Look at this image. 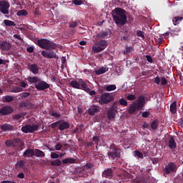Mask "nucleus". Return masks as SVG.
<instances>
[{
    "mask_svg": "<svg viewBox=\"0 0 183 183\" xmlns=\"http://www.w3.org/2000/svg\"><path fill=\"white\" fill-rule=\"evenodd\" d=\"M114 14H112V16L116 25L124 26L128 19L127 10L117 7L114 10Z\"/></svg>",
    "mask_w": 183,
    "mask_h": 183,
    "instance_id": "nucleus-1",
    "label": "nucleus"
},
{
    "mask_svg": "<svg viewBox=\"0 0 183 183\" xmlns=\"http://www.w3.org/2000/svg\"><path fill=\"white\" fill-rule=\"evenodd\" d=\"M37 45L39 48H41V49H46V51L56 49L58 48V44L48 39L37 40Z\"/></svg>",
    "mask_w": 183,
    "mask_h": 183,
    "instance_id": "nucleus-2",
    "label": "nucleus"
},
{
    "mask_svg": "<svg viewBox=\"0 0 183 183\" xmlns=\"http://www.w3.org/2000/svg\"><path fill=\"white\" fill-rule=\"evenodd\" d=\"M111 152L107 153V155L110 159H114V158H121V149H119L115 144H110L108 147Z\"/></svg>",
    "mask_w": 183,
    "mask_h": 183,
    "instance_id": "nucleus-3",
    "label": "nucleus"
},
{
    "mask_svg": "<svg viewBox=\"0 0 183 183\" xmlns=\"http://www.w3.org/2000/svg\"><path fill=\"white\" fill-rule=\"evenodd\" d=\"M95 45H97V46H93L92 51L94 52V54H98L99 52H102V51H104V49L108 46V42L106 40H101L98 42H96Z\"/></svg>",
    "mask_w": 183,
    "mask_h": 183,
    "instance_id": "nucleus-4",
    "label": "nucleus"
},
{
    "mask_svg": "<svg viewBox=\"0 0 183 183\" xmlns=\"http://www.w3.org/2000/svg\"><path fill=\"white\" fill-rule=\"evenodd\" d=\"M114 99V98L112 95H111V94L105 93L100 97L98 102L100 104V105H105L107 104H109V102H112Z\"/></svg>",
    "mask_w": 183,
    "mask_h": 183,
    "instance_id": "nucleus-5",
    "label": "nucleus"
},
{
    "mask_svg": "<svg viewBox=\"0 0 183 183\" xmlns=\"http://www.w3.org/2000/svg\"><path fill=\"white\" fill-rule=\"evenodd\" d=\"M39 125L38 124H26L21 127L22 132L24 134H34L35 131H38Z\"/></svg>",
    "mask_w": 183,
    "mask_h": 183,
    "instance_id": "nucleus-6",
    "label": "nucleus"
},
{
    "mask_svg": "<svg viewBox=\"0 0 183 183\" xmlns=\"http://www.w3.org/2000/svg\"><path fill=\"white\" fill-rule=\"evenodd\" d=\"M178 167L174 162H169L167 165L165 166L163 169L164 175H169V174H172V172H177Z\"/></svg>",
    "mask_w": 183,
    "mask_h": 183,
    "instance_id": "nucleus-7",
    "label": "nucleus"
},
{
    "mask_svg": "<svg viewBox=\"0 0 183 183\" xmlns=\"http://www.w3.org/2000/svg\"><path fill=\"white\" fill-rule=\"evenodd\" d=\"M9 3L6 1H0V12L3 14V15H9Z\"/></svg>",
    "mask_w": 183,
    "mask_h": 183,
    "instance_id": "nucleus-8",
    "label": "nucleus"
},
{
    "mask_svg": "<svg viewBox=\"0 0 183 183\" xmlns=\"http://www.w3.org/2000/svg\"><path fill=\"white\" fill-rule=\"evenodd\" d=\"M41 55L44 56V58H47L48 59H56L58 58V56L56 55V53L54 51H46L43 50L41 51Z\"/></svg>",
    "mask_w": 183,
    "mask_h": 183,
    "instance_id": "nucleus-9",
    "label": "nucleus"
},
{
    "mask_svg": "<svg viewBox=\"0 0 183 183\" xmlns=\"http://www.w3.org/2000/svg\"><path fill=\"white\" fill-rule=\"evenodd\" d=\"M35 88L38 91H45V89H48L49 88V84L44 80L40 79L38 84H35Z\"/></svg>",
    "mask_w": 183,
    "mask_h": 183,
    "instance_id": "nucleus-10",
    "label": "nucleus"
},
{
    "mask_svg": "<svg viewBox=\"0 0 183 183\" xmlns=\"http://www.w3.org/2000/svg\"><path fill=\"white\" fill-rule=\"evenodd\" d=\"M117 110L115 108V106L111 107L107 110V118L109 121H114L115 119V117L117 116Z\"/></svg>",
    "mask_w": 183,
    "mask_h": 183,
    "instance_id": "nucleus-11",
    "label": "nucleus"
},
{
    "mask_svg": "<svg viewBox=\"0 0 183 183\" xmlns=\"http://www.w3.org/2000/svg\"><path fill=\"white\" fill-rule=\"evenodd\" d=\"M12 112H14V108L11 106H4L0 109V114L2 115V117H5V115H10Z\"/></svg>",
    "mask_w": 183,
    "mask_h": 183,
    "instance_id": "nucleus-12",
    "label": "nucleus"
},
{
    "mask_svg": "<svg viewBox=\"0 0 183 183\" xmlns=\"http://www.w3.org/2000/svg\"><path fill=\"white\" fill-rule=\"evenodd\" d=\"M135 104L137 106L138 109L144 108V106L145 105V97L143 95L139 96L137 99V102L135 103Z\"/></svg>",
    "mask_w": 183,
    "mask_h": 183,
    "instance_id": "nucleus-13",
    "label": "nucleus"
},
{
    "mask_svg": "<svg viewBox=\"0 0 183 183\" xmlns=\"http://www.w3.org/2000/svg\"><path fill=\"white\" fill-rule=\"evenodd\" d=\"M60 123L59 124V131H65V129H69V127L71 124L68 122H65L64 120H60Z\"/></svg>",
    "mask_w": 183,
    "mask_h": 183,
    "instance_id": "nucleus-14",
    "label": "nucleus"
},
{
    "mask_svg": "<svg viewBox=\"0 0 183 183\" xmlns=\"http://www.w3.org/2000/svg\"><path fill=\"white\" fill-rule=\"evenodd\" d=\"M11 46V43H9V41H0V49L1 51H9Z\"/></svg>",
    "mask_w": 183,
    "mask_h": 183,
    "instance_id": "nucleus-15",
    "label": "nucleus"
},
{
    "mask_svg": "<svg viewBox=\"0 0 183 183\" xmlns=\"http://www.w3.org/2000/svg\"><path fill=\"white\" fill-rule=\"evenodd\" d=\"M102 177L111 179L114 177V170L112 169H107L102 173Z\"/></svg>",
    "mask_w": 183,
    "mask_h": 183,
    "instance_id": "nucleus-16",
    "label": "nucleus"
},
{
    "mask_svg": "<svg viewBox=\"0 0 183 183\" xmlns=\"http://www.w3.org/2000/svg\"><path fill=\"white\" fill-rule=\"evenodd\" d=\"M29 71L32 72L34 75L39 74V69L38 68V65L36 64H29Z\"/></svg>",
    "mask_w": 183,
    "mask_h": 183,
    "instance_id": "nucleus-17",
    "label": "nucleus"
},
{
    "mask_svg": "<svg viewBox=\"0 0 183 183\" xmlns=\"http://www.w3.org/2000/svg\"><path fill=\"white\" fill-rule=\"evenodd\" d=\"M35 107L34 103L28 102H21L19 107L22 109L23 108L32 109Z\"/></svg>",
    "mask_w": 183,
    "mask_h": 183,
    "instance_id": "nucleus-18",
    "label": "nucleus"
},
{
    "mask_svg": "<svg viewBox=\"0 0 183 183\" xmlns=\"http://www.w3.org/2000/svg\"><path fill=\"white\" fill-rule=\"evenodd\" d=\"M79 83L80 85V89H83V91H86V92H88V91H90L89 88H88V85L86 84V82H85L82 79H79Z\"/></svg>",
    "mask_w": 183,
    "mask_h": 183,
    "instance_id": "nucleus-19",
    "label": "nucleus"
},
{
    "mask_svg": "<svg viewBox=\"0 0 183 183\" xmlns=\"http://www.w3.org/2000/svg\"><path fill=\"white\" fill-rule=\"evenodd\" d=\"M27 81L29 84H34V85H36V84L41 81V78L38 76H29L27 77Z\"/></svg>",
    "mask_w": 183,
    "mask_h": 183,
    "instance_id": "nucleus-20",
    "label": "nucleus"
},
{
    "mask_svg": "<svg viewBox=\"0 0 183 183\" xmlns=\"http://www.w3.org/2000/svg\"><path fill=\"white\" fill-rule=\"evenodd\" d=\"M34 155H35V151L32 149H26L23 154V157L28 158L34 157Z\"/></svg>",
    "mask_w": 183,
    "mask_h": 183,
    "instance_id": "nucleus-21",
    "label": "nucleus"
},
{
    "mask_svg": "<svg viewBox=\"0 0 183 183\" xmlns=\"http://www.w3.org/2000/svg\"><path fill=\"white\" fill-rule=\"evenodd\" d=\"M97 112H99V109H98V107L97 106H93L88 109L89 115H91L92 117H94Z\"/></svg>",
    "mask_w": 183,
    "mask_h": 183,
    "instance_id": "nucleus-22",
    "label": "nucleus"
},
{
    "mask_svg": "<svg viewBox=\"0 0 183 183\" xmlns=\"http://www.w3.org/2000/svg\"><path fill=\"white\" fill-rule=\"evenodd\" d=\"M62 164H76V160L72 157H67L61 160Z\"/></svg>",
    "mask_w": 183,
    "mask_h": 183,
    "instance_id": "nucleus-23",
    "label": "nucleus"
},
{
    "mask_svg": "<svg viewBox=\"0 0 183 183\" xmlns=\"http://www.w3.org/2000/svg\"><path fill=\"white\" fill-rule=\"evenodd\" d=\"M3 131H14V127L11 124H5L0 126Z\"/></svg>",
    "mask_w": 183,
    "mask_h": 183,
    "instance_id": "nucleus-24",
    "label": "nucleus"
},
{
    "mask_svg": "<svg viewBox=\"0 0 183 183\" xmlns=\"http://www.w3.org/2000/svg\"><path fill=\"white\" fill-rule=\"evenodd\" d=\"M169 148L170 149H175V148H177V142H175L174 137H171L169 140Z\"/></svg>",
    "mask_w": 183,
    "mask_h": 183,
    "instance_id": "nucleus-25",
    "label": "nucleus"
},
{
    "mask_svg": "<svg viewBox=\"0 0 183 183\" xmlns=\"http://www.w3.org/2000/svg\"><path fill=\"white\" fill-rule=\"evenodd\" d=\"M158 127H159V121L158 119L154 120L150 124V127L153 131H157Z\"/></svg>",
    "mask_w": 183,
    "mask_h": 183,
    "instance_id": "nucleus-26",
    "label": "nucleus"
},
{
    "mask_svg": "<svg viewBox=\"0 0 183 183\" xmlns=\"http://www.w3.org/2000/svg\"><path fill=\"white\" fill-rule=\"evenodd\" d=\"M141 109H138V106L134 103L133 105L130 106L128 112L129 114H135L137 110H140Z\"/></svg>",
    "mask_w": 183,
    "mask_h": 183,
    "instance_id": "nucleus-27",
    "label": "nucleus"
},
{
    "mask_svg": "<svg viewBox=\"0 0 183 183\" xmlns=\"http://www.w3.org/2000/svg\"><path fill=\"white\" fill-rule=\"evenodd\" d=\"M94 72L96 75H102V74L108 72V68L102 66L100 69L95 70Z\"/></svg>",
    "mask_w": 183,
    "mask_h": 183,
    "instance_id": "nucleus-28",
    "label": "nucleus"
},
{
    "mask_svg": "<svg viewBox=\"0 0 183 183\" xmlns=\"http://www.w3.org/2000/svg\"><path fill=\"white\" fill-rule=\"evenodd\" d=\"M69 85H71V86L75 89H81V85L79 84V82L76 81V80L70 81Z\"/></svg>",
    "mask_w": 183,
    "mask_h": 183,
    "instance_id": "nucleus-29",
    "label": "nucleus"
},
{
    "mask_svg": "<svg viewBox=\"0 0 183 183\" xmlns=\"http://www.w3.org/2000/svg\"><path fill=\"white\" fill-rule=\"evenodd\" d=\"M34 155L35 157L43 158L44 157H45V153L39 149H35Z\"/></svg>",
    "mask_w": 183,
    "mask_h": 183,
    "instance_id": "nucleus-30",
    "label": "nucleus"
},
{
    "mask_svg": "<svg viewBox=\"0 0 183 183\" xmlns=\"http://www.w3.org/2000/svg\"><path fill=\"white\" fill-rule=\"evenodd\" d=\"M24 167H25V161L24 160H19L15 164L16 169H21V168H24Z\"/></svg>",
    "mask_w": 183,
    "mask_h": 183,
    "instance_id": "nucleus-31",
    "label": "nucleus"
},
{
    "mask_svg": "<svg viewBox=\"0 0 183 183\" xmlns=\"http://www.w3.org/2000/svg\"><path fill=\"white\" fill-rule=\"evenodd\" d=\"M50 165H51V167H61V165H62V161L58 159H55L50 162Z\"/></svg>",
    "mask_w": 183,
    "mask_h": 183,
    "instance_id": "nucleus-32",
    "label": "nucleus"
},
{
    "mask_svg": "<svg viewBox=\"0 0 183 183\" xmlns=\"http://www.w3.org/2000/svg\"><path fill=\"white\" fill-rule=\"evenodd\" d=\"M2 101L3 102H12L14 101V97L9 95L4 96L2 98Z\"/></svg>",
    "mask_w": 183,
    "mask_h": 183,
    "instance_id": "nucleus-33",
    "label": "nucleus"
},
{
    "mask_svg": "<svg viewBox=\"0 0 183 183\" xmlns=\"http://www.w3.org/2000/svg\"><path fill=\"white\" fill-rule=\"evenodd\" d=\"M97 37L102 39L108 38V31H102L97 34Z\"/></svg>",
    "mask_w": 183,
    "mask_h": 183,
    "instance_id": "nucleus-34",
    "label": "nucleus"
},
{
    "mask_svg": "<svg viewBox=\"0 0 183 183\" xmlns=\"http://www.w3.org/2000/svg\"><path fill=\"white\" fill-rule=\"evenodd\" d=\"M129 39V35L128 34V31L125 30L124 34L121 36V41H128Z\"/></svg>",
    "mask_w": 183,
    "mask_h": 183,
    "instance_id": "nucleus-35",
    "label": "nucleus"
},
{
    "mask_svg": "<svg viewBox=\"0 0 183 183\" xmlns=\"http://www.w3.org/2000/svg\"><path fill=\"white\" fill-rule=\"evenodd\" d=\"M170 112L172 114H177V102H173L170 105Z\"/></svg>",
    "mask_w": 183,
    "mask_h": 183,
    "instance_id": "nucleus-36",
    "label": "nucleus"
},
{
    "mask_svg": "<svg viewBox=\"0 0 183 183\" xmlns=\"http://www.w3.org/2000/svg\"><path fill=\"white\" fill-rule=\"evenodd\" d=\"M16 15L17 16H26L28 15V11L25 9L18 11Z\"/></svg>",
    "mask_w": 183,
    "mask_h": 183,
    "instance_id": "nucleus-37",
    "label": "nucleus"
},
{
    "mask_svg": "<svg viewBox=\"0 0 183 183\" xmlns=\"http://www.w3.org/2000/svg\"><path fill=\"white\" fill-rule=\"evenodd\" d=\"M182 19H183V17L175 16L173 18L172 22H173L174 25H178V24H179V22H181V21H182Z\"/></svg>",
    "mask_w": 183,
    "mask_h": 183,
    "instance_id": "nucleus-38",
    "label": "nucleus"
},
{
    "mask_svg": "<svg viewBox=\"0 0 183 183\" xmlns=\"http://www.w3.org/2000/svg\"><path fill=\"white\" fill-rule=\"evenodd\" d=\"M4 24L6 25V26H16V24L14 21H12L11 20H4Z\"/></svg>",
    "mask_w": 183,
    "mask_h": 183,
    "instance_id": "nucleus-39",
    "label": "nucleus"
},
{
    "mask_svg": "<svg viewBox=\"0 0 183 183\" xmlns=\"http://www.w3.org/2000/svg\"><path fill=\"white\" fill-rule=\"evenodd\" d=\"M99 136H94L92 138L93 142L97 144L96 148H98V145H99V143L101 142V140L99 139Z\"/></svg>",
    "mask_w": 183,
    "mask_h": 183,
    "instance_id": "nucleus-40",
    "label": "nucleus"
},
{
    "mask_svg": "<svg viewBox=\"0 0 183 183\" xmlns=\"http://www.w3.org/2000/svg\"><path fill=\"white\" fill-rule=\"evenodd\" d=\"M126 50L124 51V54L127 55L128 54H131V52H132V51H134V47L133 46H126Z\"/></svg>",
    "mask_w": 183,
    "mask_h": 183,
    "instance_id": "nucleus-41",
    "label": "nucleus"
},
{
    "mask_svg": "<svg viewBox=\"0 0 183 183\" xmlns=\"http://www.w3.org/2000/svg\"><path fill=\"white\" fill-rule=\"evenodd\" d=\"M78 25H79V21H70L69 22V28H76V26H78Z\"/></svg>",
    "mask_w": 183,
    "mask_h": 183,
    "instance_id": "nucleus-42",
    "label": "nucleus"
},
{
    "mask_svg": "<svg viewBox=\"0 0 183 183\" xmlns=\"http://www.w3.org/2000/svg\"><path fill=\"white\" fill-rule=\"evenodd\" d=\"M117 89V86L115 84H111L106 87V90L111 92L115 91Z\"/></svg>",
    "mask_w": 183,
    "mask_h": 183,
    "instance_id": "nucleus-43",
    "label": "nucleus"
},
{
    "mask_svg": "<svg viewBox=\"0 0 183 183\" xmlns=\"http://www.w3.org/2000/svg\"><path fill=\"white\" fill-rule=\"evenodd\" d=\"M119 102L120 105H122V107L128 106V102H127V100H125L124 98L120 99Z\"/></svg>",
    "mask_w": 183,
    "mask_h": 183,
    "instance_id": "nucleus-44",
    "label": "nucleus"
},
{
    "mask_svg": "<svg viewBox=\"0 0 183 183\" xmlns=\"http://www.w3.org/2000/svg\"><path fill=\"white\" fill-rule=\"evenodd\" d=\"M23 117H24L23 114H16L13 116V119H14L15 121H18V119H21V118H23Z\"/></svg>",
    "mask_w": 183,
    "mask_h": 183,
    "instance_id": "nucleus-45",
    "label": "nucleus"
},
{
    "mask_svg": "<svg viewBox=\"0 0 183 183\" xmlns=\"http://www.w3.org/2000/svg\"><path fill=\"white\" fill-rule=\"evenodd\" d=\"M119 178L121 179H125L126 177H128V172H122V173L118 174Z\"/></svg>",
    "mask_w": 183,
    "mask_h": 183,
    "instance_id": "nucleus-46",
    "label": "nucleus"
},
{
    "mask_svg": "<svg viewBox=\"0 0 183 183\" xmlns=\"http://www.w3.org/2000/svg\"><path fill=\"white\" fill-rule=\"evenodd\" d=\"M137 36H139L140 38H142V39H145V35L144 34V31H142L141 30H138L137 31Z\"/></svg>",
    "mask_w": 183,
    "mask_h": 183,
    "instance_id": "nucleus-47",
    "label": "nucleus"
},
{
    "mask_svg": "<svg viewBox=\"0 0 183 183\" xmlns=\"http://www.w3.org/2000/svg\"><path fill=\"white\" fill-rule=\"evenodd\" d=\"M135 156L137 157L138 158H144V154L142 152H139V150H136L134 152Z\"/></svg>",
    "mask_w": 183,
    "mask_h": 183,
    "instance_id": "nucleus-48",
    "label": "nucleus"
},
{
    "mask_svg": "<svg viewBox=\"0 0 183 183\" xmlns=\"http://www.w3.org/2000/svg\"><path fill=\"white\" fill-rule=\"evenodd\" d=\"M13 142H15V144H21V146L24 145V142H22V140H21L19 138H14L13 139Z\"/></svg>",
    "mask_w": 183,
    "mask_h": 183,
    "instance_id": "nucleus-49",
    "label": "nucleus"
},
{
    "mask_svg": "<svg viewBox=\"0 0 183 183\" xmlns=\"http://www.w3.org/2000/svg\"><path fill=\"white\" fill-rule=\"evenodd\" d=\"M127 99H128V101H134L137 99V97L135 96V94H129L127 97Z\"/></svg>",
    "mask_w": 183,
    "mask_h": 183,
    "instance_id": "nucleus-50",
    "label": "nucleus"
},
{
    "mask_svg": "<svg viewBox=\"0 0 183 183\" xmlns=\"http://www.w3.org/2000/svg\"><path fill=\"white\" fill-rule=\"evenodd\" d=\"M72 4L76 6L82 5L84 2L81 0H72Z\"/></svg>",
    "mask_w": 183,
    "mask_h": 183,
    "instance_id": "nucleus-51",
    "label": "nucleus"
},
{
    "mask_svg": "<svg viewBox=\"0 0 183 183\" xmlns=\"http://www.w3.org/2000/svg\"><path fill=\"white\" fill-rule=\"evenodd\" d=\"M6 147H14L15 144H14V141L12 140H7L5 142Z\"/></svg>",
    "mask_w": 183,
    "mask_h": 183,
    "instance_id": "nucleus-52",
    "label": "nucleus"
},
{
    "mask_svg": "<svg viewBox=\"0 0 183 183\" xmlns=\"http://www.w3.org/2000/svg\"><path fill=\"white\" fill-rule=\"evenodd\" d=\"M31 95V93L29 92H23L20 94L21 98H28Z\"/></svg>",
    "mask_w": 183,
    "mask_h": 183,
    "instance_id": "nucleus-53",
    "label": "nucleus"
},
{
    "mask_svg": "<svg viewBox=\"0 0 183 183\" xmlns=\"http://www.w3.org/2000/svg\"><path fill=\"white\" fill-rule=\"evenodd\" d=\"M51 158H52V159H58V158H59V154H58L55 152H51Z\"/></svg>",
    "mask_w": 183,
    "mask_h": 183,
    "instance_id": "nucleus-54",
    "label": "nucleus"
},
{
    "mask_svg": "<svg viewBox=\"0 0 183 183\" xmlns=\"http://www.w3.org/2000/svg\"><path fill=\"white\" fill-rule=\"evenodd\" d=\"M168 84V80L165 77H161V85L165 86Z\"/></svg>",
    "mask_w": 183,
    "mask_h": 183,
    "instance_id": "nucleus-55",
    "label": "nucleus"
},
{
    "mask_svg": "<svg viewBox=\"0 0 183 183\" xmlns=\"http://www.w3.org/2000/svg\"><path fill=\"white\" fill-rule=\"evenodd\" d=\"M51 117H54V118H61V114L58 113V112H53L51 114Z\"/></svg>",
    "mask_w": 183,
    "mask_h": 183,
    "instance_id": "nucleus-56",
    "label": "nucleus"
},
{
    "mask_svg": "<svg viewBox=\"0 0 183 183\" xmlns=\"http://www.w3.org/2000/svg\"><path fill=\"white\" fill-rule=\"evenodd\" d=\"M86 172H85V169H82L79 172V177H86Z\"/></svg>",
    "mask_w": 183,
    "mask_h": 183,
    "instance_id": "nucleus-57",
    "label": "nucleus"
},
{
    "mask_svg": "<svg viewBox=\"0 0 183 183\" xmlns=\"http://www.w3.org/2000/svg\"><path fill=\"white\" fill-rule=\"evenodd\" d=\"M22 91V88L15 86L12 89V92H21Z\"/></svg>",
    "mask_w": 183,
    "mask_h": 183,
    "instance_id": "nucleus-58",
    "label": "nucleus"
},
{
    "mask_svg": "<svg viewBox=\"0 0 183 183\" xmlns=\"http://www.w3.org/2000/svg\"><path fill=\"white\" fill-rule=\"evenodd\" d=\"M55 149L56 151H61V149H62V144L57 143L55 146Z\"/></svg>",
    "mask_w": 183,
    "mask_h": 183,
    "instance_id": "nucleus-59",
    "label": "nucleus"
},
{
    "mask_svg": "<svg viewBox=\"0 0 183 183\" xmlns=\"http://www.w3.org/2000/svg\"><path fill=\"white\" fill-rule=\"evenodd\" d=\"M59 124H61V121H60V120L58 121V122H54V123H53V124H51V127L52 129L56 128V127H57L58 125H59Z\"/></svg>",
    "mask_w": 183,
    "mask_h": 183,
    "instance_id": "nucleus-60",
    "label": "nucleus"
},
{
    "mask_svg": "<svg viewBox=\"0 0 183 183\" xmlns=\"http://www.w3.org/2000/svg\"><path fill=\"white\" fill-rule=\"evenodd\" d=\"M84 168H87V169H91V168H94V164L92 163H87L84 165Z\"/></svg>",
    "mask_w": 183,
    "mask_h": 183,
    "instance_id": "nucleus-61",
    "label": "nucleus"
},
{
    "mask_svg": "<svg viewBox=\"0 0 183 183\" xmlns=\"http://www.w3.org/2000/svg\"><path fill=\"white\" fill-rule=\"evenodd\" d=\"M150 115V113L149 112H144L142 114V117L143 118H148V117H149Z\"/></svg>",
    "mask_w": 183,
    "mask_h": 183,
    "instance_id": "nucleus-62",
    "label": "nucleus"
},
{
    "mask_svg": "<svg viewBox=\"0 0 183 183\" xmlns=\"http://www.w3.org/2000/svg\"><path fill=\"white\" fill-rule=\"evenodd\" d=\"M145 58L147 59V61L148 62H149L150 64H152L153 60H152V57L151 56H149V55H146V56H145Z\"/></svg>",
    "mask_w": 183,
    "mask_h": 183,
    "instance_id": "nucleus-63",
    "label": "nucleus"
},
{
    "mask_svg": "<svg viewBox=\"0 0 183 183\" xmlns=\"http://www.w3.org/2000/svg\"><path fill=\"white\" fill-rule=\"evenodd\" d=\"M27 52H29L30 54H32V52H34V47L33 46H30L28 47L26 49Z\"/></svg>",
    "mask_w": 183,
    "mask_h": 183,
    "instance_id": "nucleus-64",
    "label": "nucleus"
}]
</instances>
